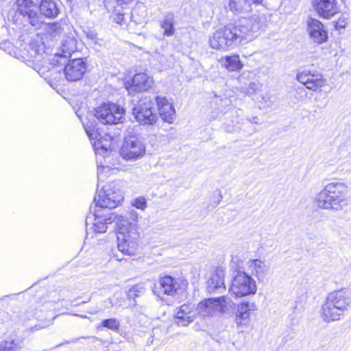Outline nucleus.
I'll use <instances>...</instances> for the list:
<instances>
[{
	"instance_id": "nucleus-10",
	"label": "nucleus",
	"mask_w": 351,
	"mask_h": 351,
	"mask_svg": "<svg viewBox=\"0 0 351 351\" xmlns=\"http://www.w3.org/2000/svg\"><path fill=\"white\" fill-rule=\"evenodd\" d=\"M36 0H16L17 12L23 16L24 21L36 29L44 25L43 16L38 12Z\"/></svg>"
},
{
	"instance_id": "nucleus-36",
	"label": "nucleus",
	"mask_w": 351,
	"mask_h": 351,
	"mask_svg": "<svg viewBox=\"0 0 351 351\" xmlns=\"http://www.w3.org/2000/svg\"><path fill=\"white\" fill-rule=\"evenodd\" d=\"M105 170L109 171L110 169L107 166H98V168H97V177H98L99 181L103 180L104 176H103L102 173Z\"/></svg>"
},
{
	"instance_id": "nucleus-23",
	"label": "nucleus",
	"mask_w": 351,
	"mask_h": 351,
	"mask_svg": "<svg viewBox=\"0 0 351 351\" xmlns=\"http://www.w3.org/2000/svg\"><path fill=\"white\" fill-rule=\"evenodd\" d=\"M255 308L254 303L242 302L238 305L235 315L237 324L242 325L249 319L252 311Z\"/></svg>"
},
{
	"instance_id": "nucleus-42",
	"label": "nucleus",
	"mask_w": 351,
	"mask_h": 351,
	"mask_svg": "<svg viewBox=\"0 0 351 351\" xmlns=\"http://www.w3.org/2000/svg\"><path fill=\"white\" fill-rule=\"evenodd\" d=\"M118 1H122L121 3L128 4L131 1V0H118Z\"/></svg>"
},
{
	"instance_id": "nucleus-6",
	"label": "nucleus",
	"mask_w": 351,
	"mask_h": 351,
	"mask_svg": "<svg viewBox=\"0 0 351 351\" xmlns=\"http://www.w3.org/2000/svg\"><path fill=\"white\" fill-rule=\"evenodd\" d=\"M123 200L122 192L114 182L104 186L100 191H97L94 197L95 208L108 211L116 208Z\"/></svg>"
},
{
	"instance_id": "nucleus-29",
	"label": "nucleus",
	"mask_w": 351,
	"mask_h": 351,
	"mask_svg": "<svg viewBox=\"0 0 351 351\" xmlns=\"http://www.w3.org/2000/svg\"><path fill=\"white\" fill-rule=\"evenodd\" d=\"M145 291V287L142 284H137L132 287L128 291V297L135 300L136 298L140 296Z\"/></svg>"
},
{
	"instance_id": "nucleus-26",
	"label": "nucleus",
	"mask_w": 351,
	"mask_h": 351,
	"mask_svg": "<svg viewBox=\"0 0 351 351\" xmlns=\"http://www.w3.org/2000/svg\"><path fill=\"white\" fill-rule=\"evenodd\" d=\"M253 3L249 0H229V8L235 14L250 12Z\"/></svg>"
},
{
	"instance_id": "nucleus-15",
	"label": "nucleus",
	"mask_w": 351,
	"mask_h": 351,
	"mask_svg": "<svg viewBox=\"0 0 351 351\" xmlns=\"http://www.w3.org/2000/svg\"><path fill=\"white\" fill-rule=\"evenodd\" d=\"M307 26L310 38L315 43L322 44L327 41L328 32L319 21L311 18L307 21Z\"/></svg>"
},
{
	"instance_id": "nucleus-17",
	"label": "nucleus",
	"mask_w": 351,
	"mask_h": 351,
	"mask_svg": "<svg viewBox=\"0 0 351 351\" xmlns=\"http://www.w3.org/2000/svg\"><path fill=\"white\" fill-rule=\"evenodd\" d=\"M224 271L221 268L216 269L207 280V291L210 293H221L226 290L224 286Z\"/></svg>"
},
{
	"instance_id": "nucleus-5",
	"label": "nucleus",
	"mask_w": 351,
	"mask_h": 351,
	"mask_svg": "<svg viewBox=\"0 0 351 351\" xmlns=\"http://www.w3.org/2000/svg\"><path fill=\"white\" fill-rule=\"evenodd\" d=\"M351 306V289L342 288L328 293L322 306L321 317L330 323L341 319Z\"/></svg>"
},
{
	"instance_id": "nucleus-2",
	"label": "nucleus",
	"mask_w": 351,
	"mask_h": 351,
	"mask_svg": "<svg viewBox=\"0 0 351 351\" xmlns=\"http://www.w3.org/2000/svg\"><path fill=\"white\" fill-rule=\"evenodd\" d=\"M125 110L114 103L104 104L95 109L93 114L86 117V121L83 122L84 128L90 139H95L93 146L95 154L106 158L112 152V138L106 135L101 136L98 132L97 120L104 125H117L122 123L124 119Z\"/></svg>"
},
{
	"instance_id": "nucleus-14",
	"label": "nucleus",
	"mask_w": 351,
	"mask_h": 351,
	"mask_svg": "<svg viewBox=\"0 0 351 351\" xmlns=\"http://www.w3.org/2000/svg\"><path fill=\"white\" fill-rule=\"evenodd\" d=\"M312 5L317 14L324 19H330L339 12L336 0H312Z\"/></svg>"
},
{
	"instance_id": "nucleus-16",
	"label": "nucleus",
	"mask_w": 351,
	"mask_h": 351,
	"mask_svg": "<svg viewBox=\"0 0 351 351\" xmlns=\"http://www.w3.org/2000/svg\"><path fill=\"white\" fill-rule=\"evenodd\" d=\"M153 84L152 79L145 73L136 74L131 82H128L126 88L129 93L143 92L149 90Z\"/></svg>"
},
{
	"instance_id": "nucleus-22",
	"label": "nucleus",
	"mask_w": 351,
	"mask_h": 351,
	"mask_svg": "<svg viewBox=\"0 0 351 351\" xmlns=\"http://www.w3.org/2000/svg\"><path fill=\"white\" fill-rule=\"evenodd\" d=\"M38 8L39 14L49 19L56 18L60 12L57 3L53 0H41Z\"/></svg>"
},
{
	"instance_id": "nucleus-28",
	"label": "nucleus",
	"mask_w": 351,
	"mask_h": 351,
	"mask_svg": "<svg viewBox=\"0 0 351 351\" xmlns=\"http://www.w3.org/2000/svg\"><path fill=\"white\" fill-rule=\"evenodd\" d=\"M44 29L47 34L53 37L60 35L62 32L61 24L58 22L45 24Z\"/></svg>"
},
{
	"instance_id": "nucleus-21",
	"label": "nucleus",
	"mask_w": 351,
	"mask_h": 351,
	"mask_svg": "<svg viewBox=\"0 0 351 351\" xmlns=\"http://www.w3.org/2000/svg\"><path fill=\"white\" fill-rule=\"evenodd\" d=\"M247 266L249 271L259 281L264 280L267 274L268 267L263 261L259 259H251L248 261Z\"/></svg>"
},
{
	"instance_id": "nucleus-1",
	"label": "nucleus",
	"mask_w": 351,
	"mask_h": 351,
	"mask_svg": "<svg viewBox=\"0 0 351 351\" xmlns=\"http://www.w3.org/2000/svg\"><path fill=\"white\" fill-rule=\"evenodd\" d=\"M90 228L95 232L104 233L107 230V225L116 222L118 232L117 233V248L123 254L133 255L138 246L140 234L137 228L138 214L136 210H131L124 215L95 208L94 213L86 217V226L92 222Z\"/></svg>"
},
{
	"instance_id": "nucleus-25",
	"label": "nucleus",
	"mask_w": 351,
	"mask_h": 351,
	"mask_svg": "<svg viewBox=\"0 0 351 351\" xmlns=\"http://www.w3.org/2000/svg\"><path fill=\"white\" fill-rule=\"evenodd\" d=\"M160 289L163 293L169 295H174L179 288L178 281L170 276H165L160 279Z\"/></svg>"
},
{
	"instance_id": "nucleus-43",
	"label": "nucleus",
	"mask_w": 351,
	"mask_h": 351,
	"mask_svg": "<svg viewBox=\"0 0 351 351\" xmlns=\"http://www.w3.org/2000/svg\"><path fill=\"white\" fill-rule=\"evenodd\" d=\"M252 122L254 123H258V118L257 117H254L252 120Z\"/></svg>"
},
{
	"instance_id": "nucleus-8",
	"label": "nucleus",
	"mask_w": 351,
	"mask_h": 351,
	"mask_svg": "<svg viewBox=\"0 0 351 351\" xmlns=\"http://www.w3.org/2000/svg\"><path fill=\"white\" fill-rule=\"evenodd\" d=\"M230 302L226 296L205 299L198 304L196 312L202 317L217 316L227 312Z\"/></svg>"
},
{
	"instance_id": "nucleus-11",
	"label": "nucleus",
	"mask_w": 351,
	"mask_h": 351,
	"mask_svg": "<svg viewBox=\"0 0 351 351\" xmlns=\"http://www.w3.org/2000/svg\"><path fill=\"white\" fill-rule=\"evenodd\" d=\"M132 113L136 121L143 125H153L158 119L157 114L154 112L153 104L148 99L140 100L134 104Z\"/></svg>"
},
{
	"instance_id": "nucleus-20",
	"label": "nucleus",
	"mask_w": 351,
	"mask_h": 351,
	"mask_svg": "<svg viewBox=\"0 0 351 351\" xmlns=\"http://www.w3.org/2000/svg\"><path fill=\"white\" fill-rule=\"evenodd\" d=\"M176 322L179 326H186L194 321L195 316L192 314V307L183 304L177 308L175 313Z\"/></svg>"
},
{
	"instance_id": "nucleus-32",
	"label": "nucleus",
	"mask_w": 351,
	"mask_h": 351,
	"mask_svg": "<svg viewBox=\"0 0 351 351\" xmlns=\"http://www.w3.org/2000/svg\"><path fill=\"white\" fill-rule=\"evenodd\" d=\"M20 346L14 340L3 341L0 343V351H18Z\"/></svg>"
},
{
	"instance_id": "nucleus-40",
	"label": "nucleus",
	"mask_w": 351,
	"mask_h": 351,
	"mask_svg": "<svg viewBox=\"0 0 351 351\" xmlns=\"http://www.w3.org/2000/svg\"><path fill=\"white\" fill-rule=\"evenodd\" d=\"M104 302L106 303V308H111L113 306L110 300H107Z\"/></svg>"
},
{
	"instance_id": "nucleus-34",
	"label": "nucleus",
	"mask_w": 351,
	"mask_h": 351,
	"mask_svg": "<svg viewBox=\"0 0 351 351\" xmlns=\"http://www.w3.org/2000/svg\"><path fill=\"white\" fill-rule=\"evenodd\" d=\"M260 85L258 83L252 82L249 84L248 88H247V93L248 94H254L258 89H259Z\"/></svg>"
},
{
	"instance_id": "nucleus-18",
	"label": "nucleus",
	"mask_w": 351,
	"mask_h": 351,
	"mask_svg": "<svg viewBox=\"0 0 351 351\" xmlns=\"http://www.w3.org/2000/svg\"><path fill=\"white\" fill-rule=\"evenodd\" d=\"M156 101L162 119L169 123H172L176 117L173 104L169 102L166 97L160 96L156 98Z\"/></svg>"
},
{
	"instance_id": "nucleus-4",
	"label": "nucleus",
	"mask_w": 351,
	"mask_h": 351,
	"mask_svg": "<svg viewBox=\"0 0 351 351\" xmlns=\"http://www.w3.org/2000/svg\"><path fill=\"white\" fill-rule=\"evenodd\" d=\"M348 186L343 182L333 180L317 194L315 202L322 209L341 211L348 205Z\"/></svg>"
},
{
	"instance_id": "nucleus-41",
	"label": "nucleus",
	"mask_w": 351,
	"mask_h": 351,
	"mask_svg": "<svg viewBox=\"0 0 351 351\" xmlns=\"http://www.w3.org/2000/svg\"><path fill=\"white\" fill-rule=\"evenodd\" d=\"M250 1H252L253 4H260L262 3L263 0H249Z\"/></svg>"
},
{
	"instance_id": "nucleus-9",
	"label": "nucleus",
	"mask_w": 351,
	"mask_h": 351,
	"mask_svg": "<svg viewBox=\"0 0 351 351\" xmlns=\"http://www.w3.org/2000/svg\"><path fill=\"white\" fill-rule=\"evenodd\" d=\"M229 291L236 298L254 295L256 292V284L245 271H238L232 280Z\"/></svg>"
},
{
	"instance_id": "nucleus-35",
	"label": "nucleus",
	"mask_w": 351,
	"mask_h": 351,
	"mask_svg": "<svg viewBox=\"0 0 351 351\" xmlns=\"http://www.w3.org/2000/svg\"><path fill=\"white\" fill-rule=\"evenodd\" d=\"M146 201L143 197L136 198L134 201V206L140 209H143L145 207Z\"/></svg>"
},
{
	"instance_id": "nucleus-27",
	"label": "nucleus",
	"mask_w": 351,
	"mask_h": 351,
	"mask_svg": "<svg viewBox=\"0 0 351 351\" xmlns=\"http://www.w3.org/2000/svg\"><path fill=\"white\" fill-rule=\"evenodd\" d=\"M176 19L173 13L166 14L160 21V27L163 29V36L171 37L175 34Z\"/></svg>"
},
{
	"instance_id": "nucleus-37",
	"label": "nucleus",
	"mask_w": 351,
	"mask_h": 351,
	"mask_svg": "<svg viewBox=\"0 0 351 351\" xmlns=\"http://www.w3.org/2000/svg\"><path fill=\"white\" fill-rule=\"evenodd\" d=\"M347 25V22L346 21V19H339V21H337L336 22V24H335V28L337 29H343V28H345L346 26Z\"/></svg>"
},
{
	"instance_id": "nucleus-7",
	"label": "nucleus",
	"mask_w": 351,
	"mask_h": 351,
	"mask_svg": "<svg viewBox=\"0 0 351 351\" xmlns=\"http://www.w3.org/2000/svg\"><path fill=\"white\" fill-rule=\"evenodd\" d=\"M133 128L126 130V136L120 149L121 156L125 160H137L145 154V146L143 141L133 134Z\"/></svg>"
},
{
	"instance_id": "nucleus-30",
	"label": "nucleus",
	"mask_w": 351,
	"mask_h": 351,
	"mask_svg": "<svg viewBox=\"0 0 351 351\" xmlns=\"http://www.w3.org/2000/svg\"><path fill=\"white\" fill-rule=\"evenodd\" d=\"M29 48L34 53L35 56L45 53V44L42 41L32 40L29 44Z\"/></svg>"
},
{
	"instance_id": "nucleus-39",
	"label": "nucleus",
	"mask_w": 351,
	"mask_h": 351,
	"mask_svg": "<svg viewBox=\"0 0 351 351\" xmlns=\"http://www.w3.org/2000/svg\"><path fill=\"white\" fill-rule=\"evenodd\" d=\"M123 14L119 13L117 14V17L114 20L117 23H121L123 21Z\"/></svg>"
},
{
	"instance_id": "nucleus-24",
	"label": "nucleus",
	"mask_w": 351,
	"mask_h": 351,
	"mask_svg": "<svg viewBox=\"0 0 351 351\" xmlns=\"http://www.w3.org/2000/svg\"><path fill=\"white\" fill-rule=\"evenodd\" d=\"M221 66L224 67L228 71H239L243 67L238 55L226 56L221 58L219 60Z\"/></svg>"
},
{
	"instance_id": "nucleus-31",
	"label": "nucleus",
	"mask_w": 351,
	"mask_h": 351,
	"mask_svg": "<svg viewBox=\"0 0 351 351\" xmlns=\"http://www.w3.org/2000/svg\"><path fill=\"white\" fill-rule=\"evenodd\" d=\"M101 325L102 327L107 328L114 331L117 330L120 327V323L116 318L104 319L101 322Z\"/></svg>"
},
{
	"instance_id": "nucleus-44",
	"label": "nucleus",
	"mask_w": 351,
	"mask_h": 351,
	"mask_svg": "<svg viewBox=\"0 0 351 351\" xmlns=\"http://www.w3.org/2000/svg\"><path fill=\"white\" fill-rule=\"evenodd\" d=\"M114 257H115L116 260H117V261H121L123 259V257H118L117 256H114Z\"/></svg>"
},
{
	"instance_id": "nucleus-3",
	"label": "nucleus",
	"mask_w": 351,
	"mask_h": 351,
	"mask_svg": "<svg viewBox=\"0 0 351 351\" xmlns=\"http://www.w3.org/2000/svg\"><path fill=\"white\" fill-rule=\"evenodd\" d=\"M263 16L255 14L228 23L209 37V45L213 49L222 51L234 49L243 40L247 39L251 33L257 32L263 27Z\"/></svg>"
},
{
	"instance_id": "nucleus-13",
	"label": "nucleus",
	"mask_w": 351,
	"mask_h": 351,
	"mask_svg": "<svg viewBox=\"0 0 351 351\" xmlns=\"http://www.w3.org/2000/svg\"><path fill=\"white\" fill-rule=\"evenodd\" d=\"M86 69V62L82 58L69 60L64 68L65 78L69 82L78 81L85 74Z\"/></svg>"
},
{
	"instance_id": "nucleus-38",
	"label": "nucleus",
	"mask_w": 351,
	"mask_h": 351,
	"mask_svg": "<svg viewBox=\"0 0 351 351\" xmlns=\"http://www.w3.org/2000/svg\"><path fill=\"white\" fill-rule=\"evenodd\" d=\"M271 99L272 97L268 93L265 94V95L262 97V99L268 106H271L273 104V101Z\"/></svg>"
},
{
	"instance_id": "nucleus-19",
	"label": "nucleus",
	"mask_w": 351,
	"mask_h": 351,
	"mask_svg": "<svg viewBox=\"0 0 351 351\" xmlns=\"http://www.w3.org/2000/svg\"><path fill=\"white\" fill-rule=\"evenodd\" d=\"M61 53L56 55V59H53L54 62L60 63V60L63 59L66 62V58L71 57V54L77 50V40L73 36L65 37L61 43L60 46Z\"/></svg>"
},
{
	"instance_id": "nucleus-33",
	"label": "nucleus",
	"mask_w": 351,
	"mask_h": 351,
	"mask_svg": "<svg viewBox=\"0 0 351 351\" xmlns=\"http://www.w3.org/2000/svg\"><path fill=\"white\" fill-rule=\"evenodd\" d=\"M83 32L86 35V38L91 40L93 44L101 45L102 40L98 38L97 33L95 30L87 27L84 29Z\"/></svg>"
},
{
	"instance_id": "nucleus-12",
	"label": "nucleus",
	"mask_w": 351,
	"mask_h": 351,
	"mask_svg": "<svg viewBox=\"0 0 351 351\" xmlns=\"http://www.w3.org/2000/svg\"><path fill=\"white\" fill-rule=\"evenodd\" d=\"M296 79L312 91H317L326 83L323 75L315 69H304L298 73Z\"/></svg>"
}]
</instances>
